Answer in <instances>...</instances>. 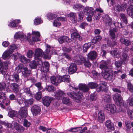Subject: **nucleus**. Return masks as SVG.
<instances>
[{
	"mask_svg": "<svg viewBox=\"0 0 133 133\" xmlns=\"http://www.w3.org/2000/svg\"><path fill=\"white\" fill-rule=\"evenodd\" d=\"M46 49L44 53L40 49L38 48L35 50V59L36 60L40 59L43 56L45 58L47 59H49L52 54H56V52L55 50L53 49L48 44L46 45Z\"/></svg>",
	"mask_w": 133,
	"mask_h": 133,
	"instance_id": "1",
	"label": "nucleus"
},
{
	"mask_svg": "<svg viewBox=\"0 0 133 133\" xmlns=\"http://www.w3.org/2000/svg\"><path fill=\"white\" fill-rule=\"evenodd\" d=\"M69 90L70 91L68 92L67 95L77 102H79L82 97V94L77 87L74 83H71L69 85Z\"/></svg>",
	"mask_w": 133,
	"mask_h": 133,
	"instance_id": "2",
	"label": "nucleus"
},
{
	"mask_svg": "<svg viewBox=\"0 0 133 133\" xmlns=\"http://www.w3.org/2000/svg\"><path fill=\"white\" fill-rule=\"evenodd\" d=\"M85 15L88 16L87 19L88 21H90L92 20V17L94 14V9L92 7L87 6L83 10Z\"/></svg>",
	"mask_w": 133,
	"mask_h": 133,
	"instance_id": "3",
	"label": "nucleus"
},
{
	"mask_svg": "<svg viewBox=\"0 0 133 133\" xmlns=\"http://www.w3.org/2000/svg\"><path fill=\"white\" fill-rule=\"evenodd\" d=\"M113 98L117 105L121 107L124 106L123 101L120 94L115 93L113 95Z\"/></svg>",
	"mask_w": 133,
	"mask_h": 133,
	"instance_id": "4",
	"label": "nucleus"
},
{
	"mask_svg": "<svg viewBox=\"0 0 133 133\" xmlns=\"http://www.w3.org/2000/svg\"><path fill=\"white\" fill-rule=\"evenodd\" d=\"M101 74L103 77L107 80L111 81L113 78V72L110 68L102 71Z\"/></svg>",
	"mask_w": 133,
	"mask_h": 133,
	"instance_id": "5",
	"label": "nucleus"
},
{
	"mask_svg": "<svg viewBox=\"0 0 133 133\" xmlns=\"http://www.w3.org/2000/svg\"><path fill=\"white\" fill-rule=\"evenodd\" d=\"M0 102L3 103V104L4 106V108L5 106H9L10 102V99L7 98L5 93L2 91L0 92Z\"/></svg>",
	"mask_w": 133,
	"mask_h": 133,
	"instance_id": "6",
	"label": "nucleus"
},
{
	"mask_svg": "<svg viewBox=\"0 0 133 133\" xmlns=\"http://www.w3.org/2000/svg\"><path fill=\"white\" fill-rule=\"evenodd\" d=\"M76 58L77 59L76 60L75 62H76L78 65H80L82 64L83 63H84V65L87 67L89 68L91 65V63L88 60H85V58L81 56H77Z\"/></svg>",
	"mask_w": 133,
	"mask_h": 133,
	"instance_id": "7",
	"label": "nucleus"
},
{
	"mask_svg": "<svg viewBox=\"0 0 133 133\" xmlns=\"http://www.w3.org/2000/svg\"><path fill=\"white\" fill-rule=\"evenodd\" d=\"M127 6V4L124 3L121 5L118 3H115V6L113 9L117 12H119L120 11H124Z\"/></svg>",
	"mask_w": 133,
	"mask_h": 133,
	"instance_id": "8",
	"label": "nucleus"
},
{
	"mask_svg": "<svg viewBox=\"0 0 133 133\" xmlns=\"http://www.w3.org/2000/svg\"><path fill=\"white\" fill-rule=\"evenodd\" d=\"M6 78L9 81H15L16 82H18L19 80V75L17 74H14L13 75L6 74Z\"/></svg>",
	"mask_w": 133,
	"mask_h": 133,
	"instance_id": "9",
	"label": "nucleus"
},
{
	"mask_svg": "<svg viewBox=\"0 0 133 133\" xmlns=\"http://www.w3.org/2000/svg\"><path fill=\"white\" fill-rule=\"evenodd\" d=\"M53 100V98L48 96H45L42 98L43 104L47 107L50 105L52 101Z\"/></svg>",
	"mask_w": 133,
	"mask_h": 133,
	"instance_id": "10",
	"label": "nucleus"
},
{
	"mask_svg": "<svg viewBox=\"0 0 133 133\" xmlns=\"http://www.w3.org/2000/svg\"><path fill=\"white\" fill-rule=\"evenodd\" d=\"M54 94L52 95L54 96H55L56 99H60L62 98V97L65 95V94L64 91L60 89L56 91Z\"/></svg>",
	"mask_w": 133,
	"mask_h": 133,
	"instance_id": "11",
	"label": "nucleus"
},
{
	"mask_svg": "<svg viewBox=\"0 0 133 133\" xmlns=\"http://www.w3.org/2000/svg\"><path fill=\"white\" fill-rule=\"evenodd\" d=\"M19 114L22 118L26 117L28 115L27 108L26 107L21 108L19 110Z\"/></svg>",
	"mask_w": 133,
	"mask_h": 133,
	"instance_id": "12",
	"label": "nucleus"
},
{
	"mask_svg": "<svg viewBox=\"0 0 133 133\" xmlns=\"http://www.w3.org/2000/svg\"><path fill=\"white\" fill-rule=\"evenodd\" d=\"M12 124L14 127L18 132H22L24 131L25 128L23 126H21L15 122H13Z\"/></svg>",
	"mask_w": 133,
	"mask_h": 133,
	"instance_id": "13",
	"label": "nucleus"
},
{
	"mask_svg": "<svg viewBox=\"0 0 133 133\" xmlns=\"http://www.w3.org/2000/svg\"><path fill=\"white\" fill-rule=\"evenodd\" d=\"M31 111L34 116H36L41 111L40 107L36 105H33L31 109Z\"/></svg>",
	"mask_w": 133,
	"mask_h": 133,
	"instance_id": "14",
	"label": "nucleus"
},
{
	"mask_svg": "<svg viewBox=\"0 0 133 133\" xmlns=\"http://www.w3.org/2000/svg\"><path fill=\"white\" fill-rule=\"evenodd\" d=\"M105 125L108 129L110 131L114 130L115 128L113 123L110 120H107L105 122Z\"/></svg>",
	"mask_w": 133,
	"mask_h": 133,
	"instance_id": "15",
	"label": "nucleus"
},
{
	"mask_svg": "<svg viewBox=\"0 0 133 133\" xmlns=\"http://www.w3.org/2000/svg\"><path fill=\"white\" fill-rule=\"evenodd\" d=\"M106 109L110 111L112 114L115 113L116 112V107L114 104H110L107 105L106 107Z\"/></svg>",
	"mask_w": 133,
	"mask_h": 133,
	"instance_id": "16",
	"label": "nucleus"
},
{
	"mask_svg": "<svg viewBox=\"0 0 133 133\" xmlns=\"http://www.w3.org/2000/svg\"><path fill=\"white\" fill-rule=\"evenodd\" d=\"M97 55L96 51H91L88 54V59L91 60H94L96 58Z\"/></svg>",
	"mask_w": 133,
	"mask_h": 133,
	"instance_id": "17",
	"label": "nucleus"
},
{
	"mask_svg": "<svg viewBox=\"0 0 133 133\" xmlns=\"http://www.w3.org/2000/svg\"><path fill=\"white\" fill-rule=\"evenodd\" d=\"M11 63L9 61L3 62L0 59V68H2L5 70H7Z\"/></svg>",
	"mask_w": 133,
	"mask_h": 133,
	"instance_id": "18",
	"label": "nucleus"
},
{
	"mask_svg": "<svg viewBox=\"0 0 133 133\" xmlns=\"http://www.w3.org/2000/svg\"><path fill=\"white\" fill-rule=\"evenodd\" d=\"M50 79L51 83L52 84L55 85H57L60 83L59 76H52L51 77Z\"/></svg>",
	"mask_w": 133,
	"mask_h": 133,
	"instance_id": "19",
	"label": "nucleus"
},
{
	"mask_svg": "<svg viewBox=\"0 0 133 133\" xmlns=\"http://www.w3.org/2000/svg\"><path fill=\"white\" fill-rule=\"evenodd\" d=\"M79 88L80 92L83 93L81 92V91L84 92H85L88 91L89 90V88L88 86L85 84L80 83L78 85Z\"/></svg>",
	"mask_w": 133,
	"mask_h": 133,
	"instance_id": "20",
	"label": "nucleus"
},
{
	"mask_svg": "<svg viewBox=\"0 0 133 133\" xmlns=\"http://www.w3.org/2000/svg\"><path fill=\"white\" fill-rule=\"evenodd\" d=\"M11 87L13 92L16 93V95L21 93L19 91V87L18 84L15 83H12Z\"/></svg>",
	"mask_w": 133,
	"mask_h": 133,
	"instance_id": "21",
	"label": "nucleus"
},
{
	"mask_svg": "<svg viewBox=\"0 0 133 133\" xmlns=\"http://www.w3.org/2000/svg\"><path fill=\"white\" fill-rule=\"evenodd\" d=\"M32 34L33 35L32 39L34 42L39 41L40 40L39 38L40 36L39 32L38 31H32Z\"/></svg>",
	"mask_w": 133,
	"mask_h": 133,
	"instance_id": "22",
	"label": "nucleus"
},
{
	"mask_svg": "<svg viewBox=\"0 0 133 133\" xmlns=\"http://www.w3.org/2000/svg\"><path fill=\"white\" fill-rule=\"evenodd\" d=\"M77 69V66L75 64H71L68 69L69 74H71L74 73L76 71Z\"/></svg>",
	"mask_w": 133,
	"mask_h": 133,
	"instance_id": "23",
	"label": "nucleus"
},
{
	"mask_svg": "<svg viewBox=\"0 0 133 133\" xmlns=\"http://www.w3.org/2000/svg\"><path fill=\"white\" fill-rule=\"evenodd\" d=\"M68 16L73 23H76L77 22V19L76 13L71 12L68 15Z\"/></svg>",
	"mask_w": 133,
	"mask_h": 133,
	"instance_id": "24",
	"label": "nucleus"
},
{
	"mask_svg": "<svg viewBox=\"0 0 133 133\" xmlns=\"http://www.w3.org/2000/svg\"><path fill=\"white\" fill-rule=\"evenodd\" d=\"M60 43H62L65 42H69L71 41V39L66 36H61L58 39Z\"/></svg>",
	"mask_w": 133,
	"mask_h": 133,
	"instance_id": "25",
	"label": "nucleus"
},
{
	"mask_svg": "<svg viewBox=\"0 0 133 133\" xmlns=\"http://www.w3.org/2000/svg\"><path fill=\"white\" fill-rule=\"evenodd\" d=\"M103 19L104 22L107 24H108L109 25L112 24V20L108 15H105L103 16Z\"/></svg>",
	"mask_w": 133,
	"mask_h": 133,
	"instance_id": "26",
	"label": "nucleus"
},
{
	"mask_svg": "<svg viewBox=\"0 0 133 133\" xmlns=\"http://www.w3.org/2000/svg\"><path fill=\"white\" fill-rule=\"evenodd\" d=\"M31 72V71L28 70V68L25 66L23 68L22 71L23 76L24 77L27 78L30 76Z\"/></svg>",
	"mask_w": 133,
	"mask_h": 133,
	"instance_id": "27",
	"label": "nucleus"
},
{
	"mask_svg": "<svg viewBox=\"0 0 133 133\" xmlns=\"http://www.w3.org/2000/svg\"><path fill=\"white\" fill-rule=\"evenodd\" d=\"M59 77L60 83L63 81L69 82L70 81V76L69 75L59 76Z\"/></svg>",
	"mask_w": 133,
	"mask_h": 133,
	"instance_id": "28",
	"label": "nucleus"
},
{
	"mask_svg": "<svg viewBox=\"0 0 133 133\" xmlns=\"http://www.w3.org/2000/svg\"><path fill=\"white\" fill-rule=\"evenodd\" d=\"M99 68L103 70L102 71H104L108 69H109L108 68L107 62L105 61H101L99 65Z\"/></svg>",
	"mask_w": 133,
	"mask_h": 133,
	"instance_id": "29",
	"label": "nucleus"
},
{
	"mask_svg": "<svg viewBox=\"0 0 133 133\" xmlns=\"http://www.w3.org/2000/svg\"><path fill=\"white\" fill-rule=\"evenodd\" d=\"M21 93L16 95V98L15 99V100L17 101L19 104H22L24 100V98L21 97Z\"/></svg>",
	"mask_w": 133,
	"mask_h": 133,
	"instance_id": "30",
	"label": "nucleus"
},
{
	"mask_svg": "<svg viewBox=\"0 0 133 133\" xmlns=\"http://www.w3.org/2000/svg\"><path fill=\"white\" fill-rule=\"evenodd\" d=\"M103 100L106 103L111 102V99L110 95L109 94H105L103 96Z\"/></svg>",
	"mask_w": 133,
	"mask_h": 133,
	"instance_id": "31",
	"label": "nucleus"
},
{
	"mask_svg": "<svg viewBox=\"0 0 133 133\" xmlns=\"http://www.w3.org/2000/svg\"><path fill=\"white\" fill-rule=\"evenodd\" d=\"M12 54L9 51H5L3 54L2 55V57L4 60H6L10 58V55Z\"/></svg>",
	"mask_w": 133,
	"mask_h": 133,
	"instance_id": "32",
	"label": "nucleus"
},
{
	"mask_svg": "<svg viewBox=\"0 0 133 133\" xmlns=\"http://www.w3.org/2000/svg\"><path fill=\"white\" fill-rule=\"evenodd\" d=\"M105 119L104 113L102 111L99 112L97 115L98 120L100 122H101L103 121Z\"/></svg>",
	"mask_w": 133,
	"mask_h": 133,
	"instance_id": "33",
	"label": "nucleus"
},
{
	"mask_svg": "<svg viewBox=\"0 0 133 133\" xmlns=\"http://www.w3.org/2000/svg\"><path fill=\"white\" fill-rule=\"evenodd\" d=\"M107 85V83L105 81L101 82L99 86L97 88L96 90L98 92H99L103 90L104 88Z\"/></svg>",
	"mask_w": 133,
	"mask_h": 133,
	"instance_id": "34",
	"label": "nucleus"
},
{
	"mask_svg": "<svg viewBox=\"0 0 133 133\" xmlns=\"http://www.w3.org/2000/svg\"><path fill=\"white\" fill-rule=\"evenodd\" d=\"M20 20L19 19L15 20L12 21L8 26L10 27H15L18 23H20Z\"/></svg>",
	"mask_w": 133,
	"mask_h": 133,
	"instance_id": "35",
	"label": "nucleus"
},
{
	"mask_svg": "<svg viewBox=\"0 0 133 133\" xmlns=\"http://www.w3.org/2000/svg\"><path fill=\"white\" fill-rule=\"evenodd\" d=\"M70 31L71 33V37L73 39H74V38H77L79 36V34L78 33L76 29H72L70 30Z\"/></svg>",
	"mask_w": 133,
	"mask_h": 133,
	"instance_id": "36",
	"label": "nucleus"
},
{
	"mask_svg": "<svg viewBox=\"0 0 133 133\" xmlns=\"http://www.w3.org/2000/svg\"><path fill=\"white\" fill-rule=\"evenodd\" d=\"M127 14L133 18V5H130L127 9Z\"/></svg>",
	"mask_w": 133,
	"mask_h": 133,
	"instance_id": "37",
	"label": "nucleus"
},
{
	"mask_svg": "<svg viewBox=\"0 0 133 133\" xmlns=\"http://www.w3.org/2000/svg\"><path fill=\"white\" fill-rule=\"evenodd\" d=\"M120 41L122 43L124 44L126 46H128L130 45L131 43L130 41L125 38L123 37L121 38Z\"/></svg>",
	"mask_w": 133,
	"mask_h": 133,
	"instance_id": "38",
	"label": "nucleus"
},
{
	"mask_svg": "<svg viewBox=\"0 0 133 133\" xmlns=\"http://www.w3.org/2000/svg\"><path fill=\"white\" fill-rule=\"evenodd\" d=\"M73 8L75 10L79 11L84 9V6L81 4H77L74 5L73 6Z\"/></svg>",
	"mask_w": 133,
	"mask_h": 133,
	"instance_id": "39",
	"label": "nucleus"
},
{
	"mask_svg": "<svg viewBox=\"0 0 133 133\" xmlns=\"http://www.w3.org/2000/svg\"><path fill=\"white\" fill-rule=\"evenodd\" d=\"M117 30L115 29L114 28L113 29L109 30V35L111 39H115V35L114 32L116 31Z\"/></svg>",
	"mask_w": 133,
	"mask_h": 133,
	"instance_id": "40",
	"label": "nucleus"
},
{
	"mask_svg": "<svg viewBox=\"0 0 133 133\" xmlns=\"http://www.w3.org/2000/svg\"><path fill=\"white\" fill-rule=\"evenodd\" d=\"M24 35L22 32H18L16 33L14 35V38L16 39L23 38H24Z\"/></svg>",
	"mask_w": 133,
	"mask_h": 133,
	"instance_id": "41",
	"label": "nucleus"
},
{
	"mask_svg": "<svg viewBox=\"0 0 133 133\" xmlns=\"http://www.w3.org/2000/svg\"><path fill=\"white\" fill-rule=\"evenodd\" d=\"M123 58L122 62L123 64H126L128 61L129 57L125 53H123L122 55Z\"/></svg>",
	"mask_w": 133,
	"mask_h": 133,
	"instance_id": "42",
	"label": "nucleus"
},
{
	"mask_svg": "<svg viewBox=\"0 0 133 133\" xmlns=\"http://www.w3.org/2000/svg\"><path fill=\"white\" fill-rule=\"evenodd\" d=\"M102 38V37L101 36H97L94 37L91 40L92 43L93 44H95L97 42L100 41Z\"/></svg>",
	"mask_w": 133,
	"mask_h": 133,
	"instance_id": "43",
	"label": "nucleus"
},
{
	"mask_svg": "<svg viewBox=\"0 0 133 133\" xmlns=\"http://www.w3.org/2000/svg\"><path fill=\"white\" fill-rule=\"evenodd\" d=\"M46 90L49 92H53L55 93L56 90L55 88L52 85H48L45 88Z\"/></svg>",
	"mask_w": 133,
	"mask_h": 133,
	"instance_id": "44",
	"label": "nucleus"
},
{
	"mask_svg": "<svg viewBox=\"0 0 133 133\" xmlns=\"http://www.w3.org/2000/svg\"><path fill=\"white\" fill-rule=\"evenodd\" d=\"M110 53L111 54L114 56L115 57L117 58L119 57L120 54L117 50L110 51Z\"/></svg>",
	"mask_w": 133,
	"mask_h": 133,
	"instance_id": "45",
	"label": "nucleus"
},
{
	"mask_svg": "<svg viewBox=\"0 0 133 133\" xmlns=\"http://www.w3.org/2000/svg\"><path fill=\"white\" fill-rule=\"evenodd\" d=\"M25 67V66H24L22 64H20L16 68V71L17 73H20L22 71H22L23 70V68Z\"/></svg>",
	"mask_w": 133,
	"mask_h": 133,
	"instance_id": "46",
	"label": "nucleus"
},
{
	"mask_svg": "<svg viewBox=\"0 0 133 133\" xmlns=\"http://www.w3.org/2000/svg\"><path fill=\"white\" fill-rule=\"evenodd\" d=\"M34 99L32 98H31L29 99L25 100L24 101V103L25 106H29L32 104L34 103Z\"/></svg>",
	"mask_w": 133,
	"mask_h": 133,
	"instance_id": "47",
	"label": "nucleus"
},
{
	"mask_svg": "<svg viewBox=\"0 0 133 133\" xmlns=\"http://www.w3.org/2000/svg\"><path fill=\"white\" fill-rule=\"evenodd\" d=\"M29 65L31 69H36L37 66V64L35 61H33L31 62Z\"/></svg>",
	"mask_w": 133,
	"mask_h": 133,
	"instance_id": "48",
	"label": "nucleus"
},
{
	"mask_svg": "<svg viewBox=\"0 0 133 133\" xmlns=\"http://www.w3.org/2000/svg\"><path fill=\"white\" fill-rule=\"evenodd\" d=\"M8 115L10 117H12L17 116V113L16 111L12 110L9 111Z\"/></svg>",
	"mask_w": 133,
	"mask_h": 133,
	"instance_id": "49",
	"label": "nucleus"
},
{
	"mask_svg": "<svg viewBox=\"0 0 133 133\" xmlns=\"http://www.w3.org/2000/svg\"><path fill=\"white\" fill-rule=\"evenodd\" d=\"M78 21L79 22H82L83 21V19L84 17V15L83 12L82 11H81L78 12Z\"/></svg>",
	"mask_w": 133,
	"mask_h": 133,
	"instance_id": "50",
	"label": "nucleus"
},
{
	"mask_svg": "<svg viewBox=\"0 0 133 133\" xmlns=\"http://www.w3.org/2000/svg\"><path fill=\"white\" fill-rule=\"evenodd\" d=\"M120 17L121 20L122 21L126 24L127 23V18L125 15L123 13L120 14Z\"/></svg>",
	"mask_w": 133,
	"mask_h": 133,
	"instance_id": "51",
	"label": "nucleus"
},
{
	"mask_svg": "<svg viewBox=\"0 0 133 133\" xmlns=\"http://www.w3.org/2000/svg\"><path fill=\"white\" fill-rule=\"evenodd\" d=\"M17 46L15 44L11 45L9 48V51L10 53L12 54L14 52V50L17 49Z\"/></svg>",
	"mask_w": 133,
	"mask_h": 133,
	"instance_id": "52",
	"label": "nucleus"
},
{
	"mask_svg": "<svg viewBox=\"0 0 133 133\" xmlns=\"http://www.w3.org/2000/svg\"><path fill=\"white\" fill-rule=\"evenodd\" d=\"M90 99L91 100L93 101L96 100L97 98L96 92H94L90 95Z\"/></svg>",
	"mask_w": 133,
	"mask_h": 133,
	"instance_id": "53",
	"label": "nucleus"
},
{
	"mask_svg": "<svg viewBox=\"0 0 133 133\" xmlns=\"http://www.w3.org/2000/svg\"><path fill=\"white\" fill-rule=\"evenodd\" d=\"M43 22V21L39 18H36L34 22V24L36 25L39 24Z\"/></svg>",
	"mask_w": 133,
	"mask_h": 133,
	"instance_id": "54",
	"label": "nucleus"
},
{
	"mask_svg": "<svg viewBox=\"0 0 133 133\" xmlns=\"http://www.w3.org/2000/svg\"><path fill=\"white\" fill-rule=\"evenodd\" d=\"M91 46V44L90 43L85 44L83 46V51L84 52H87L88 49Z\"/></svg>",
	"mask_w": 133,
	"mask_h": 133,
	"instance_id": "55",
	"label": "nucleus"
},
{
	"mask_svg": "<svg viewBox=\"0 0 133 133\" xmlns=\"http://www.w3.org/2000/svg\"><path fill=\"white\" fill-rule=\"evenodd\" d=\"M88 85L91 88L94 89L97 87L98 84L96 83L91 82L88 83Z\"/></svg>",
	"mask_w": 133,
	"mask_h": 133,
	"instance_id": "56",
	"label": "nucleus"
},
{
	"mask_svg": "<svg viewBox=\"0 0 133 133\" xmlns=\"http://www.w3.org/2000/svg\"><path fill=\"white\" fill-rule=\"evenodd\" d=\"M20 61L24 63H26L27 62H28L30 61L29 60L27 59L24 56H22L21 57Z\"/></svg>",
	"mask_w": 133,
	"mask_h": 133,
	"instance_id": "57",
	"label": "nucleus"
},
{
	"mask_svg": "<svg viewBox=\"0 0 133 133\" xmlns=\"http://www.w3.org/2000/svg\"><path fill=\"white\" fill-rule=\"evenodd\" d=\"M56 17V15L52 13H49L48 15V19L50 20L53 19Z\"/></svg>",
	"mask_w": 133,
	"mask_h": 133,
	"instance_id": "58",
	"label": "nucleus"
},
{
	"mask_svg": "<svg viewBox=\"0 0 133 133\" xmlns=\"http://www.w3.org/2000/svg\"><path fill=\"white\" fill-rule=\"evenodd\" d=\"M82 128V127H75L72 128H71L70 129L68 130V131L72 132H75L78 131Z\"/></svg>",
	"mask_w": 133,
	"mask_h": 133,
	"instance_id": "59",
	"label": "nucleus"
},
{
	"mask_svg": "<svg viewBox=\"0 0 133 133\" xmlns=\"http://www.w3.org/2000/svg\"><path fill=\"white\" fill-rule=\"evenodd\" d=\"M92 77L93 78H98L99 75V74L95 70H93L92 71Z\"/></svg>",
	"mask_w": 133,
	"mask_h": 133,
	"instance_id": "60",
	"label": "nucleus"
},
{
	"mask_svg": "<svg viewBox=\"0 0 133 133\" xmlns=\"http://www.w3.org/2000/svg\"><path fill=\"white\" fill-rule=\"evenodd\" d=\"M62 102L65 104H68L70 102V99L68 98L64 97L63 99Z\"/></svg>",
	"mask_w": 133,
	"mask_h": 133,
	"instance_id": "61",
	"label": "nucleus"
},
{
	"mask_svg": "<svg viewBox=\"0 0 133 133\" xmlns=\"http://www.w3.org/2000/svg\"><path fill=\"white\" fill-rule=\"evenodd\" d=\"M31 124V123L28 121L26 119H24L23 124L25 127H29Z\"/></svg>",
	"mask_w": 133,
	"mask_h": 133,
	"instance_id": "62",
	"label": "nucleus"
},
{
	"mask_svg": "<svg viewBox=\"0 0 133 133\" xmlns=\"http://www.w3.org/2000/svg\"><path fill=\"white\" fill-rule=\"evenodd\" d=\"M42 93L41 92H38L35 95V97L37 100H40L42 97Z\"/></svg>",
	"mask_w": 133,
	"mask_h": 133,
	"instance_id": "63",
	"label": "nucleus"
},
{
	"mask_svg": "<svg viewBox=\"0 0 133 133\" xmlns=\"http://www.w3.org/2000/svg\"><path fill=\"white\" fill-rule=\"evenodd\" d=\"M47 133H57V131L55 129H48L46 132Z\"/></svg>",
	"mask_w": 133,
	"mask_h": 133,
	"instance_id": "64",
	"label": "nucleus"
}]
</instances>
